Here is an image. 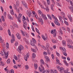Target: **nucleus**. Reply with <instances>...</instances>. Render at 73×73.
<instances>
[{"label":"nucleus","instance_id":"nucleus-24","mask_svg":"<svg viewBox=\"0 0 73 73\" xmlns=\"http://www.w3.org/2000/svg\"><path fill=\"white\" fill-rule=\"evenodd\" d=\"M30 13H31V11H28L27 13V14L28 15L29 17L31 16V15H30Z\"/></svg>","mask_w":73,"mask_h":73},{"label":"nucleus","instance_id":"nucleus-5","mask_svg":"<svg viewBox=\"0 0 73 73\" xmlns=\"http://www.w3.org/2000/svg\"><path fill=\"white\" fill-rule=\"evenodd\" d=\"M40 66L41 67V69L39 67V70L40 72L44 70V68L43 66L42 65H40Z\"/></svg>","mask_w":73,"mask_h":73},{"label":"nucleus","instance_id":"nucleus-28","mask_svg":"<svg viewBox=\"0 0 73 73\" xmlns=\"http://www.w3.org/2000/svg\"><path fill=\"white\" fill-rule=\"evenodd\" d=\"M19 50L20 51H19V52L20 53H21V51L22 50V48H21V46H19Z\"/></svg>","mask_w":73,"mask_h":73},{"label":"nucleus","instance_id":"nucleus-46","mask_svg":"<svg viewBox=\"0 0 73 73\" xmlns=\"http://www.w3.org/2000/svg\"><path fill=\"white\" fill-rule=\"evenodd\" d=\"M47 3L48 4V5H50V1H49V0H47Z\"/></svg>","mask_w":73,"mask_h":73},{"label":"nucleus","instance_id":"nucleus-4","mask_svg":"<svg viewBox=\"0 0 73 73\" xmlns=\"http://www.w3.org/2000/svg\"><path fill=\"white\" fill-rule=\"evenodd\" d=\"M11 37L12 39H11V43H13V42H14V41H15V36L13 34L12 35Z\"/></svg>","mask_w":73,"mask_h":73},{"label":"nucleus","instance_id":"nucleus-62","mask_svg":"<svg viewBox=\"0 0 73 73\" xmlns=\"http://www.w3.org/2000/svg\"><path fill=\"white\" fill-rule=\"evenodd\" d=\"M56 53L57 55L58 56V57H59V56H60V55L59 54V53H58V52H56Z\"/></svg>","mask_w":73,"mask_h":73},{"label":"nucleus","instance_id":"nucleus-45","mask_svg":"<svg viewBox=\"0 0 73 73\" xmlns=\"http://www.w3.org/2000/svg\"><path fill=\"white\" fill-rule=\"evenodd\" d=\"M17 37L18 39H19V40H20V39H21V36L20 35L17 36Z\"/></svg>","mask_w":73,"mask_h":73},{"label":"nucleus","instance_id":"nucleus-54","mask_svg":"<svg viewBox=\"0 0 73 73\" xmlns=\"http://www.w3.org/2000/svg\"><path fill=\"white\" fill-rule=\"evenodd\" d=\"M23 27L26 30L27 29V25H23Z\"/></svg>","mask_w":73,"mask_h":73},{"label":"nucleus","instance_id":"nucleus-48","mask_svg":"<svg viewBox=\"0 0 73 73\" xmlns=\"http://www.w3.org/2000/svg\"><path fill=\"white\" fill-rule=\"evenodd\" d=\"M59 19L60 21H62V18L60 16L59 17Z\"/></svg>","mask_w":73,"mask_h":73},{"label":"nucleus","instance_id":"nucleus-56","mask_svg":"<svg viewBox=\"0 0 73 73\" xmlns=\"http://www.w3.org/2000/svg\"><path fill=\"white\" fill-rule=\"evenodd\" d=\"M52 41L53 43H56V40L54 39H52Z\"/></svg>","mask_w":73,"mask_h":73},{"label":"nucleus","instance_id":"nucleus-44","mask_svg":"<svg viewBox=\"0 0 73 73\" xmlns=\"http://www.w3.org/2000/svg\"><path fill=\"white\" fill-rule=\"evenodd\" d=\"M25 33L26 37H29V35H28V33H27L26 32H25Z\"/></svg>","mask_w":73,"mask_h":73},{"label":"nucleus","instance_id":"nucleus-35","mask_svg":"<svg viewBox=\"0 0 73 73\" xmlns=\"http://www.w3.org/2000/svg\"><path fill=\"white\" fill-rule=\"evenodd\" d=\"M7 64H9L11 62V61L10 60V59H8L7 61Z\"/></svg>","mask_w":73,"mask_h":73},{"label":"nucleus","instance_id":"nucleus-63","mask_svg":"<svg viewBox=\"0 0 73 73\" xmlns=\"http://www.w3.org/2000/svg\"><path fill=\"white\" fill-rule=\"evenodd\" d=\"M10 73H14V70H11Z\"/></svg>","mask_w":73,"mask_h":73},{"label":"nucleus","instance_id":"nucleus-34","mask_svg":"<svg viewBox=\"0 0 73 73\" xmlns=\"http://www.w3.org/2000/svg\"><path fill=\"white\" fill-rule=\"evenodd\" d=\"M8 19H10V20H13V19L12 18V16H11L10 15H9L8 16Z\"/></svg>","mask_w":73,"mask_h":73},{"label":"nucleus","instance_id":"nucleus-57","mask_svg":"<svg viewBox=\"0 0 73 73\" xmlns=\"http://www.w3.org/2000/svg\"><path fill=\"white\" fill-rule=\"evenodd\" d=\"M18 42H15V46H17L18 45Z\"/></svg>","mask_w":73,"mask_h":73},{"label":"nucleus","instance_id":"nucleus-8","mask_svg":"<svg viewBox=\"0 0 73 73\" xmlns=\"http://www.w3.org/2000/svg\"><path fill=\"white\" fill-rule=\"evenodd\" d=\"M38 21H40V22H41V24H43V20L42 19V18L41 17L38 18Z\"/></svg>","mask_w":73,"mask_h":73},{"label":"nucleus","instance_id":"nucleus-47","mask_svg":"<svg viewBox=\"0 0 73 73\" xmlns=\"http://www.w3.org/2000/svg\"><path fill=\"white\" fill-rule=\"evenodd\" d=\"M51 56L52 58V59H53V60H54V54H52Z\"/></svg>","mask_w":73,"mask_h":73},{"label":"nucleus","instance_id":"nucleus-41","mask_svg":"<svg viewBox=\"0 0 73 73\" xmlns=\"http://www.w3.org/2000/svg\"><path fill=\"white\" fill-rule=\"evenodd\" d=\"M24 58L25 61H27V60H28V58H27V56H24Z\"/></svg>","mask_w":73,"mask_h":73},{"label":"nucleus","instance_id":"nucleus-17","mask_svg":"<svg viewBox=\"0 0 73 73\" xmlns=\"http://www.w3.org/2000/svg\"><path fill=\"white\" fill-rule=\"evenodd\" d=\"M30 43L31 45L32 46H35V43L33 42V41L31 40Z\"/></svg>","mask_w":73,"mask_h":73},{"label":"nucleus","instance_id":"nucleus-7","mask_svg":"<svg viewBox=\"0 0 73 73\" xmlns=\"http://www.w3.org/2000/svg\"><path fill=\"white\" fill-rule=\"evenodd\" d=\"M44 58H46L45 61L46 62H47L48 61H50L49 58V57L45 56H44Z\"/></svg>","mask_w":73,"mask_h":73},{"label":"nucleus","instance_id":"nucleus-2","mask_svg":"<svg viewBox=\"0 0 73 73\" xmlns=\"http://www.w3.org/2000/svg\"><path fill=\"white\" fill-rule=\"evenodd\" d=\"M53 34V36L54 37H56V29H54V30H52L51 31V34Z\"/></svg>","mask_w":73,"mask_h":73},{"label":"nucleus","instance_id":"nucleus-18","mask_svg":"<svg viewBox=\"0 0 73 73\" xmlns=\"http://www.w3.org/2000/svg\"><path fill=\"white\" fill-rule=\"evenodd\" d=\"M34 66L35 69H37V68H38L37 64H36V63H34Z\"/></svg>","mask_w":73,"mask_h":73},{"label":"nucleus","instance_id":"nucleus-27","mask_svg":"<svg viewBox=\"0 0 73 73\" xmlns=\"http://www.w3.org/2000/svg\"><path fill=\"white\" fill-rule=\"evenodd\" d=\"M1 19L3 21H5V18H4V17L3 16H2Z\"/></svg>","mask_w":73,"mask_h":73},{"label":"nucleus","instance_id":"nucleus-50","mask_svg":"<svg viewBox=\"0 0 73 73\" xmlns=\"http://www.w3.org/2000/svg\"><path fill=\"white\" fill-rule=\"evenodd\" d=\"M43 54L45 56H46V55L48 54V53L44 52H43Z\"/></svg>","mask_w":73,"mask_h":73},{"label":"nucleus","instance_id":"nucleus-21","mask_svg":"<svg viewBox=\"0 0 73 73\" xmlns=\"http://www.w3.org/2000/svg\"><path fill=\"white\" fill-rule=\"evenodd\" d=\"M62 43L63 44V46H65V44H66V41L65 40H62Z\"/></svg>","mask_w":73,"mask_h":73},{"label":"nucleus","instance_id":"nucleus-59","mask_svg":"<svg viewBox=\"0 0 73 73\" xmlns=\"http://www.w3.org/2000/svg\"><path fill=\"white\" fill-rule=\"evenodd\" d=\"M50 73H54V72H53V70H50Z\"/></svg>","mask_w":73,"mask_h":73},{"label":"nucleus","instance_id":"nucleus-11","mask_svg":"<svg viewBox=\"0 0 73 73\" xmlns=\"http://www.w3.org/2000/svg\"><path fill=\"white\" fill-rule=\"evenodd\" d=\"M42 37L44 41H46V40L47 37L46 36H45L44 35H42Z\"/></svg>","mask_w":73,"mask_h":73},{"label":"nucleus","instance_id":"nucleus-16","mask_svg":"<svg viewBox=\"0 0 73 73\" xmlns=\"http://www.w3.org/2000/svg\"><path fill=\"white\" fill-rule=\"evenodd\" d=\"M32 57L33 58L32 59L33 60V61H34V58L36 57V54H35L34 53L32 54Z\"/></svg>","mask_w":73,"mask_h":73},{"label":"nucleus","instance_id":"nucleus-12","mask_svg":"<svg viewBox=\"0 0 73 73\" xmlns=\"http://www.w3.org/2000/svg\"><path fill=\"white\" fill-rule=\"evenodd\" d=\"M45 6L46 7V8H44V9L45 10H46V12H49V7L48 6H46V5H45Z\"/></svg>","mask_w":73,"mask_h":73},{"label":"nucleus","instance_id":"nucleus-30","mask_svg":"<svg viewBox=\"0 0 73 73\" xmlns=\"http://www.w3.org/2000/svg\"><path fill=\"white\" fill-rule=\"evenodd\" d=\"M8 32L9 34V35L10 36H11V31H10V30H8Z\"/></svg>","mask_w":73,"mask_h":73},{"label":"nucleus","instance_id":"nucleus-40","mask_svg":"<svg viewBox=\"0 0 73 73\" xmlns=\"http://www.w3.org/2000/svg\"><path fill=\"white\" fill-rule=\"evenodd\" d=\"M6 45V48H7V49H8V48H9V44L8 43H7Z\"/></svg>","mask_w":73,"mask_h":73},{"label":"nucleus","instance_id":"nucleus-53","mask_svg":"<svg viewBox=\"0 0 73 73\" xmlns=\"http://www.w3.org/2000/svg\"><path fill=\"white\" fill-rule=\"evenodd\" d=\"M38 14H39V15H41V11H40L39 10L38 11Z\"/></svg>","mask_w":73,"mask_h":73},{"label":"nucleus","instance_id":"nucleus-64","mask_svg":"<svg viewBox=\"0 0 73 73\" xmlns=\"http://www.w3.org/2000/svg\"><path fill=\"white\" fill-rule=\"evenodd\" d=\"M67 31H68V32H69L70 31V29L69 27H67Z\"/></svg>","mask_w":73,"mask_h":73},{"label":"nucleus","instance_id":"nucleus-26","mask_svg":"<svg viewBox=\"0 0 73 73\" xmlns=\"http://www.w3.org/2000/svg\"><path fill=\"white\" fill-rule=\"evenodd\" d=\"M47 15V16H48V19H50V20H52V19L51 18V16H50V15L48 14Z\"/></svg>","mask_w":73,"mask_h":73},{"label":"nucleus","instance_id":"nucleus-39","mask_svg":"<svg viewBox=\"0 0 73 73\" xmlns=\"http://www.w3.org/2000/svg\"><path fill=\"white\" fill-rule=\"evenodd\" d=\"M46 50H47L48 52V54H50V50H49V48H48V50L47 49H46Z\"/></svg>","mask_w":73,"mask_h":73},{"label":"nucleus","instance_id":"nucleus-25","mask_svg":"<svg viewBox=\"0 0 73 73\" xmlns=\"http://www.w3.org/2000/svg\"><path fill=\"white\" fill-rule=\"evenodd\" d=\"M17 5H16L15 4L14 5V8L15 10H17Z\"/></svg>","mask_w":73,"mask_h":73},{"label":"nucleus","instance_id":"nucleus-6","mask_svg":"<svg viewBox=\"0 0 73 73\" xmlns=\"http://www.w3.org/2000/svg\"><path fill=\"white\" fill-rule=\"evenodd\" d=\"M22 4H23L24 7H25L26 8H27V5L25 3V2L23 0L22 1Z\"/></svg>","mask_w":73,"mask_h":73},{"label":"nucleus","instance_id":"nucleus-9","mask_svg":"<svg viewBox=\"0 0 73 73\" xmlns=\"http://www.w3.org/2000/svg\"><path fill=\"white\" fill-rule=\"evenodd\" d=\"M42 17L44 20H46L47 19V18L46 17V15H45L44 14H42Z\"/></svg>","mask_w":73,"mask_h":73},{"label":"nucleus","instance_id":"nucleus-10","mask_svg":"<svg viewBox=\"0 0 73 73\" xmlns=\"http://www.w3.org/2000/svg\"><path fill=\"white\" fill-rule=\"evenodd\" d=\"M3 52L5 55L6 58H7L8 57V52H7L6 53L5 52V51H4Z\"/></svg>","mask_w":73,"mask_h":73},{"label":"nucleus","instance_id":"nucleus-33","mask_svg":"<svg viewBox=\"0 0 73 73\" xmlns=\"http://www.w3.org/2000/svg\"><path fill=\"white\" fill-rule=\"evenodd\" d=\"M14 58H15V60H18V59L17 58V56H16V55H14Z\"/></svg>","mask_w":73,"mask_h":73},{"label":"nucleus","instance_id":"nucleus-32","mask_svg":"<svg viewBox=\"0 0 73 73\" xmlns=\"http://www.w3.org/2000/svg\"><path fill=\"white\" fill-rule=\"evenodd\" d=\"M25 69H26V70H28L29 69V66L28 65H26L25 66Z\"/></svg>","mask_w":73,"mask_h":73},{"label":"nucleus","instance_id":"nucleus-36","mask_svg":"<svg viewBox=\"0 0 73 73\" xmlns=\"http://www.w3.org/2000/svg\"><path fill=\"white\" fill-rule=\"evenodd\" d=\"M31 50L32 52H35V53H36V49H35L32 48Z\"/></svg>","mask_w":73,"mask_h":73},{"label":"nucleus","instance_id":"nucleus-60","mask_svg":"<svg viewBox=\"0 0 73 73\" xmlns=\"http://www.w3.org/2000/svg\"><path fill=\"white\" fill-rule=\"evenodd\" d=\"M26 56H27V57H28L29 56V53H27V55Z\"/></svg>","mask_w":73,"mask_h":73},{"label":"nucleus","instance_id":"nucleus-49","mask_svg":"<svg viewBox=\"0 0 73 73\" xmlns=\"http://www.w3.org/2000/svg\"><path fill=\"white\" fill-rule=\"evenodd\" d=\"M63 54L65 56H67V54L66 53V52H63Z\"/></svg>","mask_w":73,"mask_h":73},{"label":"nucleus","instance_id":"nucleus-3","mask_svg":"<svg viewBox=\"0 0 73 73\" xmlns=\"http://www.w3.org/2000/svg\"><path fill=\"white\" fill-rule=\"evenodd\" d=\"M54 20H55L54 21V22L55 24L57 25H58V26H60V23L58 21V19H57V18H56V17H54Z\"/></svg>","mask_w":73,"mask_h":73},{"label":"nucleus","instance_id":"nucleus-52","mask_svg":"<svg viewBox=\"0 0 73 73\" xmlns=\"http://www.w3.org/2000/svg\"><path fill=\"white\" fill-rule=\"evenodd\" d=\"M0 63H1V65H2V66H4V63L2 62H1Z\"/></svg>","mask_w":73,"mask_h":73},{"label":"nucleus","instance_id":"nucleus-14","mask_svg":"<svg viewBox=\"0 0 73 73\" xmlns=\"http://www.w3.org/2000/svg\"><path fill=\"white\" fill-rule=\"evenodd\" d=\"M62 51L63 53L64 52H66V50L65 49V48L64 47L62 48Z\"/></svg>","mask_w":73,"mask_h":73},{"label":"nucleus","instance_id":"nucleus-51","mask_svg":"<svg viewBox=\"0 0 73 73\" xmlns=\"http://www.w3.org/2000/svg\"><path fill=\"white\" fill-rule=\"evenodd\" d=\"M19 15H18V17L19 18H21V16H22V15L21 14H19Z\"/></svg>","mask_w":73,"mask_h":73},{"label":"nucleus","instance_id":"nucleus-15","mask_svg":"<svg viewBox=\"0 0 73 73\" xmlns=\"http://www.w3.org/2000/svg\"><path fill=\"white\" fill-rule=\"evenodd\" d=\"M49 47H50L49 44V43H47L45 47L46 49H47L48 48H49Z\"/></svg>","mask_w":73,"mask_h":73},{"label":"nucleus","instance_id":"nucleus-22","mask_svg":"<svg viewBox=\"0 0 73 73\" xmlns=\"http://www.w3.org/2000/svg\"><path fill=\"white\" fill-rule=\"evenodd\" d=\"M68 18H69L70 21L71 22H72V17H70V16H68Z\"/></svg>","mask_w":73,"mask_h":73},{"label":"nucleus","instance_id":"nucleus-13","mask_svg":"<svg viewBox=\"0 0 73 73\" xmlns=\"http://www.w3.org/2000/svg\"><path fill=\"white\" fill-rule=\"evenodd\" d=\"M40 62L41 64L40 65H44L45 63L44 62V60L42 59H41V60H40Z\"/></svg>","mask_w":73,"mask_h":73},{"label":"nucleus","instance_id":"nucleus-23","mask_svg":"<svg viewBox=\"0 0 73 73\" xmlns=\"http://www.w3.org/2000/svg\"><path fill=\"white\" fill-rule=\"evenodd\" d=\"M19 4H20V3H19V1L17 0L16 3V5L17 6V7L19 6Z\"/></svg>","mask_w":73,"mask_h":73},{"label":"nucleus","instance_id":"nucleus-31","mask_svg":"<svg viewBox=\"0 0 73 73\" xmlns=\"http://www.w3.org/2000/svg\"><path fill=\"white\" fill-rule=\"evenodd\" d=\"M32 39H33V41L34 42V44L35 43V44H36L37 42H36V40H35V39L33 38H32Z\"/></svg>","mask_w":73,"mask_h":73},{"label":"nucleus","instance_id":"nucleus-20","mask_svg":"<svg viewBox=\"0 0 73 73\" xmlns=\"http://www.w3.org/2000/svg\"><path fill=\"white\" fill-rule=\"evenodd\" d=\"M56 64H59L60 65H61V64L60 63V61L58 60H56Z\"/></svg>","mask_w":73,"mask_h":73},{"label":"nucleus","instance_id":"nucleus-58","mask_svg":"<svg viewBox=\"0 0 73 73\" xmlns=\"http://www.w3.org/2000/svg\"><path fill=\"white\" fill-rule=\"evenodd\" d=\"M51 24H52V25L53 27H54L55 26V25H54V23L53 22H52L51 23Z\"/></svg>","mask_w":73,"mask_h":73},{"label":"nucleus","instance_id":"nucleus-29","mask_svg":"<svg viewBox=\"0 0 73 73\" xmlns=\"http://www.w3.org/2000/svg\"><path fill=\"white\" fill-rule=\"evenodd\" d=\"M52 7H54V5H55V4H56L55 2L54 1H52Z\"/></svg>","mask_w":73,"mask_h":73},{"label":"nucleus","instance_id":"nucleus-55","mask_svg":"<svg viewBox=\"0 0 73 73\" xmlns=\"http://www.w3.org/2000/svg\"><path fill=\"white\" fill-rule=\"evenodd\" d=\"M23 23H24V24H25V25H26V24H27V22H26V21L24 20H23Z\"/></svg>","mask_w":73,"mask_h":73},{"label":"nucleus","instance_id":"nucleus-61","mask_svg":"<svg viewBox=\"0 0 73 73\" xmlns=\"http://www.w3.org/2000/svg\"><path fill=\"white\" fill-rule=\"evenodd\" d=\"M53 6H51V9H52V10L53 11H54V9H53Z\"/></svg>","mask_w":73,"mask_h":73},{"label":"nucleus","instance_id":"nucleus-42","mask_svg":"<svg viewBox=\"0 0 73 73\" xmlns=\"http://www.w3.org/2000/svg\"><path fill=\"white\" fill-rule=\"evenodd\" d=\"M35 30H36V32H37V33H38V34H39V35H40V33L39 32V31H38V29H37V28H35Z\"/></svg>","mask_w":73,"mask_h":73},{"label":"nucleus","instance_id":"nucleus-1","mask_svg":"<svg viewBox=\"0 0 73 73\" xmlns=\"http://www.w3.org/2000/svg\"><path fill=\"white\" fill-rule=\"evenodd\" d=\"M57 68L58 69L59 71V72H60L61 73H62L63 71L64 73H70V72H68V70H65V69H64L62 67L61 68V67L60 66H58Z\"/></svg>","mask_w":73,"mask_h":73},{"label":"nucleus","instance_id":"nucleus-43","mask_svg":"<svg viewBox=\"0 0 73 73\" xmlns=\"http://www.w3.org/2000/svg\"><path fill=\"white\" fill-rule=\"evenodd\" d=\"M64 23H65L66 25H69V23H68V22L66 21H64Z\"/></svg>","mask_w":73,"mask_h":73},{"label":"nucleus","instance_id":"nucleus-37","mask_svg":"<svg viewBox=\"0 0 73 73\" xmlns=\"http://www.w3.org/2000/svg\"><path fill=\"white\" fill-rule=\"evenodd\" d=\"M45 72H46V73H49L50 72V70L49 69L46 70H45Z\"/></svg>","mask_w":73,"mask_h":73},{"label":"nucleus","instance_id":"nucleus-19","mask_svg":"<svg viewBox=\"0 0 73 73\" xmlns=\"http://www.w3.org/2000/svg\"><path fill=\"white\" fill-rule=\"evenodd\" d=\"M10 13L12 15H14V11H13V9L11 10Z\"/></svg>","mask_w":73,"mask_h":73},{"label":"nucleus","instance_id":"nucleus-38","mask_svg":"<svg viewBox=\"0 0 73 73\" xmlns=\"http://www.w3.org/2000/svg\"><path fill=\"white\" fill-rule=\"evenodd\" d=\"M18 19V21L19 23H21V19H20V18L18 17L17 18Z\"/></svg>","mask_w":73,"mask_h":73}]
</instances>
